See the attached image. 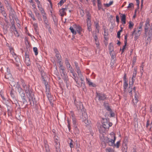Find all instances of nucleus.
<instances>
[{
  "label": "nucleus",
  "mask_w": 152,
  "mask_h": 152,
  "mask_svg": "<svg viewBox=\"0 0 152 152\" xmlns=\"http://www.w3.org/2000/svg\"><path fill=\"white\" fill-rule=\"evenodd\" d=\"M128 86V84L127 83V81H125L124 82V91L125 92L126 91V90Z\"/></svg>",
  "instance_id": "4c0bfd02"
},
{
  "label": "nucleus",
  "mask_w": 152,
  "mask_h": 152,
  "mask_svg": "<svg viewBox=\"0 0 152 152\" xmlns=\"http://www.w3.org/2000/svg\"><path fill=\"white\" fill-rule=\"evenodd\" d=\"M74 64H75V68L76 69V71L80 70V68H79V66H78V63L77 62L75 61L74 62Z\"/></svg>",
  "instance_id": "49530a36"
},
{
  "label": "nucleus",
  "mask_w": 152,
  "mask_h": 152,
  "mask_svg": "<svg viewBox=\"0 0 152 152\" xmlns=\"http://www.w3.org/2000/svg\"><path fill=\"white\" fill-rule=\"evenodd\" d=\"M74 7V6L72 4H68L65 6V8H64L66 11H68L69 12H71L72 11V9Z\"/></svg>",
  "instance_id": "f8f14e48"
},
{
  "label": "nucleus",
  "mask_w": 152,
  "mask_h": 152,
  "mask_svg": "<svg viewBox=\"0 0 152 152\" xmlns=\"http://www.w3.org/2000/svg\"><path fill=\"white\" fill-rule=\"evenodd\" d=\"M102 125L106 129H108L112 125V123L109 122V120L107 119H104L102 121Z\"/></svg>",
  "instance_id": "39448f33"
},
{
  "label": "nucleus",
  "mask_w": 152,
  "mask_h": 152,
  "mask_svg": "<svg viewBox=\"0 0 152 152\" xmlns=\"http://www.w3.org/2000/svg\"><path fill=\"white\" fill-rule=\"evenodd\" d=\"M54 51L55 52L56 54V57L57 58V60L61 59V55H60L59 51L56 48H55L54 49Z\"/></svg>",
  "instance_id": "dca6fc26"
},
{
  "label": "nucleus",
  "mask_w": 152,
  "mask_h": 152,
  "mask_svg": "<svg viewBox=\"0 0 152 152\" xmlns=\"http://www.w3.org/2000/svg\"><path fill=\"white\" fill-rule=\"evenodd\" d=\"M1 14L4 17H6V16H7V14H6V12L5 11V10L1 11Z\"/></svg>",
  "instance_id": "09e8293b"
},
{
  "label": "nucleus",
  "mask_w": 152,
  "mask_h": 152,
  "mask_svg": "<svg viewBox=\"0 0 152 152\" xmlns=\"http://www.w3.org/2000/svg\"><path fill=\"white\" fill-rule=\"evenodd\" d=\"M150 126V128L151 129V128L152 127V121L151 122V123L150 124V125L149 124V121H147V124L146 125V127H148V126Z\"/></svg>",
  "instance_id": "052dcab7"
},
{
  "label": "nucleus",
  "mask_w": 152,
  "mask_h": 152,
  "mask_svg": "<svg viewBox=\"0 0 152 152\" xmlns=\"http://www.w3.org/2000/svg\"><path fill=\"white\" fill-rule=\"evenodd\" d=\"M9 24V23H7L6 25L5 26H4V25H3V29L4 33V34L7 33V32L8 28L9 27V26L10 25Z\"/></svg>",
  "instance_id": "6ab92c4d"
},
{
  "label": "nucleus",
  "mask_w": 152,
  "mask_h": 152,
  "mask_svg": "<svg viewBox=\"0 0 152 152\" xmlns=\"http://www.w3.org/2000/svg\"><path fill=\"white\" fill-rule=\"evenodd\" d=\"M33 51L35 53V55H37L38 54V52L37 50V49L36 47H34L33 48Z\"/></svg>",
  "instance_id": "3c124183"
},
{
  "label": "nucleus",
  "mask_w": 152,
  "mask_h": 152,
  "mask_svg": "<svg viewBox=\"0 0 152 152\" xmlns=\"http://www.w3.org/2000/svg\"><path fill=\"white\" fill-rule=\"evenodd\" d=\"M29 16L33 19V20H36V19L35 18L34 16L32 14L31 11H30L28 13Z\"/></svg>",
  "instance_id": "f704fd0d"
},
{
  "label": "nucleus",
  "mask_w": 152,
  "mask_h": 152,
  "mask_svg": "<svg viewBox=\"0 0 152 152\" xmlns=\"http://www.w3.org/2000/svg\"><path fill=\"white\" fill-rule=\"evenodd\" d=\"M91 22H87V29L89 31H92V29L91 28Z\"/></svg>",
  "instance_id": "c756f323"
},
{
  "label": "nucleus",
  "mask_w": 152,
  "mask_h": 152,
  "mask_svg": "<svg viewBox=\"0 0 152 152\" xmlns=\"http://www.w3.org/2000/svg\"><path fill=\"white\" fill-rule=\"evenodd\" d=\"M80 77V80L82 81L81 82V85H82V84L84 85L85 83L83 82L84 80V78L83 77V76H81V77Z\"/></svg>",
  "instance_id": "0e129e2a"
},
{
  "label": "nucleus",
  "mask_w": 152,
  "mask_h": 152,
  "mask_svg": "<svg viewBox=\"0 0 152 152\" xmlns=\"http://www.w3.org/2000/svg\"><path fill=\"white\" fill-rule=\"evenodd\" d=\"M77 73L78 76L80 77H81V76H83L81 74L80 70H77Z\"/></svg>",
  "instance_id": "4d7b16f0"
},
{
  "label": "nucleus",
  "mask_w": 152,
  "mask_h": 152,
  "mask_svg": "<svg viewBox=\"0 0 152 152\" xmlns=\"http://www.w3.org/2000/svg\"><path fill=\"white\" fill-rule=\"evenodd\" d=\"M115 63V60H111V62L110 63V64L111 66V67L112 68H113L114 67V64Z\"/></svg>",
  "instance_id": "37998d69"
},
{
  "label": "nucleus",
  "mask_w": 152,
  "mask_h": 152,
  "mask_svg": "<svg viewBox=\"0 0 152 152\" xmlns=\"http://www.w3.org/2000/svg\"><path fill=\"white\" fill-rule=\"evenodd\" d=\"M33 26L36 34H39V31L37 24V23H34L33 24Z\"/></svg>",
  "instance_id": "b1692460"
},
{
  "label": "nucleus",
  "mask_w": 152,
  "mask_h": 152,
  "mask_svg": "<svg viewBox=\"0 0 152 152\" xmlns=\"http://www.w3.org/2000/svg\"><path fill=\"white\" fill-rule=\"evenodd\" d=\"M46 28L48 29L49 32L51 34L52 33L51 28L50 26H46Z\"/></svg>",
  "instance_id": "13d9d810"
},
{
  "label": "nucleus",
  "mask_w": 152,
  "mask_h": 152,
  "mask_svg": "<svg viewBox=\"0 0 152 152\" xmlns=\"http://www.w3.org/2000/svg\"><path fill=\"white\" fill-rule=\"evenodd\" d=\"M73 127L74 128V132L75 134L76 135L78 134L80 132V131L79 129L77 127V126Z\"/></svg>",
  "instance_id": "c85d7f7f"
},
{
  "label": "nucleus",
  "mask_w": 152,
  "mask_h": 152,
  "mask_svg": "<svg viewBox=\"0 0 152 152\" xmlns=\"http://www.w3.org/2000/svg\"><path fill=\"white\" fill-rule=\"evenodd\" d=\"M114 47L112 43H110L109 46V53H112V52L113 51Z\"/></svg>",
  "instance_id": "a878e982"
},
{
  "label": "nucleus",
  "mask_w": 152,
  "mask_h": 152,
  "mask_svg": "<svg viewBox=\"0 0 152 152\" xmlns=\"http://www.w3.org/2000/svg\"><path fill=\"white\" fill-rule=\"evenodd\" d=\"M4 10H5L4 7L3 5L2 4H1V5H0V12L1 11H2Z\"/></svg>",
  "instance_id": "e2e57ef3"
},
{
  "label": "nucleus",
  "mask_w": 152,
  "mask_h": 152,
  "mask_svg": "<svg viewBox=\"0 0 152 152\" xmlns=\"http://www.w3.org/2000/svg\"><path fill=\"white\" fill-rule=\"evenodd\" d=\"M149 18H147L145 23L144 30L145 34H152V24Z\"/></svg>",
  "instance_id": "f03ea898"
},
{
  "label": "nucleus",
  "mask_w": 152,
  "mask_h": 152,
  "mask_svg": "<svg viewBox=\"0 0 152 152\" xmlns=\"http://www.w3.org/2000/svg\"><path fill=\"white\" fill-rule=\"evenodd\" d=\"M21 98V101H22L23 104H26L27 101L26 99V96H20Z\"/></svg>",
  "instance_id": "72a5a7b5"
},
{
  "label": "nucleus",
  "mask_w": 152,
  "mask_h": 152,
  "mask_svg": "<svg viewBox=\"0 0 152 152\" xmlns=\"http://www.w3.org/2000/svg\"><path fill=\"white\" fill-rule=\"evenodd\" d=\"M65 63L66 66L67 67L68 69L69 70L71 73H73L74 71V69L71 66L69 62L68 59L66 58L65 59Z\"/></svg>",
  "instance_id": "9b49d317"
},
{
  "label": "nucleus",
  "mask_w": 152,
  "mask_h": 152,
  "mask_svg": "<svg viewBox=\"0 0 152 152\" xmlns=\"http://www.w3.org/2000/svg\"><path fill=\"white\" fill-rule=\"evenodd\" d=\"M95 24V27L97 31V32L99 33L100 29V26L99 25V23L98 22H94Z\"/></svg>",
  "instance_id": "473e14b6"
},
{
  "label": "nucleus",
  "mask_w": 152,
  "mask_h": 152,
  "mask_svg": "<svg viewBox=\"0 0 152 152\" xmlns=\"http://www.w3.org/2000/svg\"><path fill=\"white\" fill-rule=\"evenodd\" d=\"M96 97L98 98L99 101H103L107 99L105 94L102 93L96 92Z\"/></svg>",
  "instance_id": "1a4fd4ad"
},
{
  "label": "nucleus",
  "mask_w": 152,
  "mask_h": 152,
  "mask_svg": "<svg viewBox=\"0 0 152 152\" xmlns=\"http://www.w3.org/2000/svg\"><path fill=\"white\" fill-rule=\"evenodd\" d=\"M66 1V0H61L58 3V5L61 6Z\"/></svg>",
  "instance_id": "de8ad7c7"
},
{
  "label": "nucleus",
  "mask_w": 152,
  "mask_h": 152,
  "mask_svg": "<svg viewBox=\"0 0 152 152\" xmlns=\"http://www.w3.org/2000/svg\"><path fill=\"white\" fill-rule=\"evenodd\" d=\"M134 83L133 82L129 81V85L128 88L132 89Z\"/></svg>",
  "instance_id": "864d4df0"
},
{
  "label": "nucleus",
  "mask_w": 152,
  "mask_h": 152,
  "mask_svg": "<svg viewBox=\"0 0 152 152\" xmlns=\"http://www.w3.org/2000/svg\"><path fill=\"white\" fill-rule=\"evenodd\" d=\"M46 93L51 105L52 107H53L54 104L53 100V97L49 93V89H47L46 90Z\"/></svg>",
  "instance_id": "423d86ee"
},
{
  "label": "nucleus",
  "mask_w": 152,
  "mask_h": 152,
  "mask_svg": "<svg viewBox=\"0 0 152 152\" xmlns=\"http://www.w3.org/2000/svg\"><path fill=\"white\" fill-rule=\"evenodd\" d=\"M42 80H43V83L44 84V85L45 86V87L46 88V90H47V89H49V88L48 86V83L47 81H46L45 79L44 78V77L42 75Z\"/></svg>",
  "instance_id": "4be33fe9"
},
{
  "label": "nucleus",
  "mask_w": 152,
  "mask_h": 152,
  "mask_svg": "<svg viewBox=\"0 0 152 152\" xmlns=\"http://www.w3.org/2000/svg\"><path fill=\"white\" fill-rule=\"evenodd\" d=\"M4 2L7 7H10V4L9 3L7 0H4Z\"/></svg>",
  "instance_id": "680f3d73"
},
{
  "label": "nucleus",
  "mask_w": 152,
  "mask_h": 152,
  "mask_svg": "<svg viewBox=\"0 0 152 152\" xmlns=\"http://www.w3.org/2000/svg\"><path fill=\"white\" fill-rule=\"evenodd\" d=\"M114 139H109L107 137H104L103 136H102L101 137V140L102 142H104L105 144L106 143H107L110 146H113L114 144L115 141L116 139V137L115 136H113Z\"/></svg>",
  "instance_id": "7ed1b4c3"
},
{
  "label": "nucleus",
  "mask_w": 152,
  "mask_h": 152,
  "mask_svg": "<svg viewBox=\"0 0 152 152\" xmlns=\"http://www.w3.org/2000/svg\"><path fill=\"white\" fill-rule=\"evenodd\" d=\"M14 34L15 36L17 37H18L20 36V35L17 30H15V32H14Z\"/></svg>",
  "instance_id": "5fc2aeb1"
},
{
  "label": "nucleus",
  "mask_w": 152,
  "mask_h": 152,
  "mask_svg": "<svg viewBox=\"0 0 152 152\" xmlns=\"http://www.w3.org/2000/svg\"><path fill=\"white\" fill-rule=\"evenodd\" d=\"M106 152H114L113 149L111 148H108L106 149Z\"/></svg>",
  "instance_id": "a18cd8bd"
},
{
  "label": "nucleus",
  "mask_w": 152,
  "mask_h": 152,
  "mask_svg": "<svg viewBox=\"0 0 152 152\" xmlns=\"http://www.w3.org/2000/svg\"><path fill=\"white\" fill-rule=\"evenodd\" d=\"M82 115L81 117V119L84 122L85 124L88 125V120L87 115L86 113L85 112V110L83 112H82Z\"/></svg>",
  "instance_id": "9d476101"
},
{
  "label": "nucleus",
  "mask_w": 152,
  "mask_h": 152,
  "mask_svg": "<svg viewBox=\"0 0 152 152\" xmlns=\"http://www.w3.org/2000/svg\"><path fill=\"white\" fill-rule=\"evenodd\" d=\"M21 85L23 88V89L19 84H17L16 86L17 91L19 94L25 91L26 96L28 98L29 101L31 104L32 102L34 104V100L35 99L34 95L32 91V89L30 88V85L29 84L23 79L21 78L20 80Z\"/></svg>",
  "instance_id": "f257e3e1"
},
{
  "label": "nucleus",
  "mask_w": 152,
  "mask_h": 152,
  "mask_svg": "<svg viewBox=\"0 0 152 152\" xmlns=\"http://www.w3.org/2000/svg\"><path fill=\"white\" fill-rule=\"evenodd\" d=\"M75 28L77 32L80 34H81V32L82 31V28L79 25H75Z\"/></svg>",
  "instance_id": "f3484780"
},
{
  "label": "nucleus",
  "mask_w": 152,
  "mask_h": 152,
  "mask_svg": "<svg viewBox=\"0 0 152 152\" xmlns=\"http://www.w3.org/2000/svg\"><path fill=\"white\" fill-rule=\"evenodd\" d=\"M72 123L73 125V127L77 126V124L76 119L75 118H72Z\"/></svg>",
  "instance_id": "c9c22d12"
},
{
  "label": "nucleus",
  "mask_w": 152,
  "mask_h": 152,
  "mask_svg": "<svg viewBox=\"0 0 152 152\" xmlns=\"http://www.w3.org/2000/svg\"><path fill=\"white\" fill-rule=\"evenodd\" d=\"M86 16L87 17L86 22H91V16L90 12L88 11L86 12Z\"/></svg>",
  "instance_id": "a211bd4d"
},
{
  "label": "nucleus",
  "mask_w": 152,
  "mask_h": 152,
  "mask_svg": "<svg viewBox=\"0 0 152 152\" xmlns=\"http://www.w3.org/2000/svg\"><path fill=\"white\" fill-rule=\"evenodd\" d=\"M128 92L130 96H132V93L133 92L132 89L128 88Z\"/></svg>",
  "instance_id": "603ef678"
},
{
  "label": "nucleus",
  "mask_w": 152,
  "mask_h": 152,
  "mask_svg": "<svg viewBox=\"0 0 152 152\" xmlns=\"http://www.w3.org/2000/svg\"><path fill=\"white\" fill-rule=\"evenodd\" d=\"M72 75L73 76V78L74 80L75 81V82L76 83H77V81H78V78L77 77H76V74L75 75L74 73V70L73 72V73H72Z\"/></svg>",
  "instance_id": "e433bc0d"
},
{
  "label": "nucleus",
  "mask_w": 152,
  "mask_h": 152,
  "mask_svg": "<svg viewBox=\"0 0 152 152\" xmlns=\"http://www.w3.org/2000/svg\"><path fill=\"white\" fill-rule=\"evenodd\" d=\"M10 94L12 97L13 99L15 98V96L14 94L13 93L12 90L10 91Z\"/></svg>",
  "instance_id": "bf43d9fd"
},
{
  "label": "nucleus",
  "mask_w": 152,
  "mask_h": 152,
  "mask_svg": "<svg viewBox=\"0 0 152 152\" xmlns=\"http://www.w3.org/2000/svg\"><path fill=\"white\" fill-rule=\"evenodd\" d=\"M52 16L55 25L57 26L58 25V18L54 15H52Z\"/></svg>",
  "instance_id": "5701e85b"
},
{
  "label": "nucleus",
  "mask_w": 152,
  "mask_h": 152,
  "mask_svg": "<svg viewBox=\"0 0 152 152\" xmlns=\"http://www.w3.org/2000/svg\"><path fill=\"white\" fill-rule=\"evenodd\" d=\"M61 76L62 78L64 80V81L66 83V86H67L68 84L67 82L69 81V79L67 75L66 74L62 75H61Z\"/></svg>",
  "instance_id": "2eb2a0df"
},
{
  "label": "nucleus",
  "mask_w": 152,
  "mask_h": 152,
  "mask_svg": "<svg viewBox=\"0 0 152 152\" xmlns=\"http://www.w3.org/2000/svg\"><path fill=\"white\" fill-rule=\"evenodd\" d=\"M13 56L15 59V61L16 60V62H17L18 63H16V66L18 67H19L20 65V62H19L17 60V56L16 55V54L15 53H14V55H13Z\"/></svg>",
  "instance_id": "2f4dec72"
},
{
  "label": "nucleus",
  "mask_w": 152,
  "mask_h": 152,
  "mask_svg": "<svg viewBox=\"0 0 152 152\" xmlns=\"http://www.w3.org/2000/svg\"><path fill=\"white\" fill-rule=\"evenodd\" d=\"M99 132L102 134L106 132V129L105 127L102 126V125H100L98 126Z\"/></svg>",
  "instance_id": "ddd939ff"
},
{
  "label": "nucleus",
  "mask_w": 152,
  "mask_h": 152,
  "mask_svg": "<svg viewBox=\"0 0 152 152\" xmlns=\"http://www.w3.org/2000/svg\"><path fill=\"white\" fill-rule=\"evenodd\" d=\"M113 2V1H110L109 2V3L108 4H104V5L105 7H108L110 6L112 4Z\"/></svg>",
  "instance_id": "a19ab883"
},
{
  "label": "nucleus",
  "mask_w": 152,
  "mask_h": 152,
  "mask_svg": "<svg viewBox=\"0 0 152 152\" xmlns=\"http://www.w3.org/2000/svg\"><path fill=\"white\" fill-rule=\"evenodd\" d=\"M129 23V28H132L134 26L133 23L132 22L130 21Z\"/></svg>",
  "instance_id": "6e6d98bb"
},
{
  "label": "nucleus",
  "mask_w": 152,
  "mask_h": 152,
  "mask_svg": "<svg viewBox=\"0 0 152 152\" xmlns=\"http://www.w3.org/2000/svg\"><path fill=\"white\" fill-rule=\"evenodd\" d=\"M46 152H50L49 147L48 144H46L45 146Z\"/></svg>",
  "instance_id": "ea45409f"
},
{
  "label": "nucleus",
  "mask_w": 152,
  "mask_h": 152,
  "mask_svg": "<svg viewBox=\"0 0 152 152\" xmlns=\"http://www.w3.org/2000/svg\"><path fill=\"white\" fill-rule=\"evenodd\" d=\"M97 6L98 10H100L101 9H103L102 6L101 4V2L100 0H97Z\"/></svg>",
  "instance_id": "bb28decb"
},
{
  "label": "nucleus",
  "mask_w": 152,
  "mask_h": 152,
  "mask_svg": "<svg viewBox=\"0 0 152 152\" xmlns=\"http://www.w3.org/2000/svg\"><path fill=\"white\" fill-rule=\"evenodd\" d=\"M57 136H55L54 137V141L55 143V147H56V146H59L60 143L58 142L59 144L58 143V140L56 138Z\"/></svg>",
  "instance_id": "7c9ffc66"
},
{
  "label": "nucleus",
  "mask_w": 152,
  "mask_h": 152,
  "mask_svg": "<svg viewBox=\"0 0 152 152\" xmlns=\"http://www.w3.org/2000/svg\"><path fill=\"white\" fill-rule=\"evenodd\" d=\"M5 77L6 79L12 81L13 80L12 75L10 72V69L8 68L7 69V72L5 73Z\"/></svg>",
  "instance_id": "6e6552de"
},
{
  "label": "nucleus",
  "mask_w": 152,
  "mask_h": 152,
  "mask_svg": "<svg viewBox=\"0 0 152 152\" xmlns=\"http://www.w3.org/2000/svg\"><path fill=\"white\" fill-rule=\"evenodd\" d=\"M62 58L58 60L57 62L58 63L60 66H62V63L61 62Z\"/></svg>",
  "instance_id": "69168bd1"
},
{
  "label": "nucleus",
  "mask_w": 152,
  "mask_h": 152,
  "mask_svg": "<svg viewBox=\"0 0 152 152\" xmlns=\"http://www.w3.org/2000/svg\"><path fill=\"white\" fill-rule=\"evenodd\" d=\"M25 62L27 66L30 65L31 64L30 58H27L25 59Z\"/></svg>",
  "instance_id": "58836bf2"
},
{
  "label": "nucleus",
  "mask_w": 152,
  "mask_h": 152,
  "mask_svg": "<svg viewBox=\"0 0 152 152\" xmlns=\"http://www.w3.org/2000/svg\"><path fill=\"white\" fill-rule=\"evenodd\" d=\"M142 25H141L137 29V31L136 33H135V32L136 31L135 29H134L132 35L133 36L134 34L135 33V39L136 38V39H137L141 34L142 30Z\"/></svg>",
  "instance_id": "0eeeda50"
},
{
  "label": "nucleus",
  "mask_w": 152,
  "mask_h": 152,
  "mask_svg": "<svg viewBox=\"0 0 152 152\" xmlns=\"http://www.w3.org/2000/svg\"><path fill=\"white\" fill-rule=\"evenodd\" d=\"M137 97L138 96L137 95V94H135L134 95V100L135 101V102L136 103H137L138 101L137 99Z\"/></svg>",
  "instance_id": "338daca9"
},
{
  "label": "nucleus",
  "mask_w": 152,
  "mask_h": 152,
  "mask_svg": "<svg viewBox=\"0 0 152 152\" xmlns=\"http://www.w3.org/2000/svg\"><path fill=\"white\" fill-rule=\"evenodd\" d=\"M56 151V152H60V147L59 146H56L55 147Z\"/></svg>",
  "instance_id": "774afa93"
},
{
  "label": "nucleus",
  "mask_w": 152,
  "mask_h": 152,
  "mask_svg": "<svg viewBox=\"0 0 152 152\" xmlns=\"http://www.w3.org/2000/svg\"><path fill=\"white\" fill-rule=\"evenodd\" d=\"M120 142V141H118L117 142L116 144H115L114 143V144H113V145L114 146H116L117 148H118L119 147Z\"/></svg>",
  "instance_id": "8fccbe9b"
},
{
  "label": "nucleus",
  "mask_w": 152,
  "mask_h": 152,
  "mask_svg": "<svg viewBox=\"0 0 152 152\" xmlns=\"http://www.w3.org/2000/svg\"><path fill=\"white\" fill-rule=\"evenodd\" d=\"M86 80L87 83L90 86H91L93 87H96V86L95 84L94 83L91 82L89 79L87 78H86Z\"/></svg>",
  "instance_id": "412c9836"
},
{
  "label": "nucleus",
  "mask_w": 152,
  "mask_h": 152,
  "mask_svg": "<svg viewBox=\"0 0 152 152\" xmlns=\"http://www.w3.org/2000/svg\"><path fill=\"white\" fill-rule=\"evenodd\" d=\"M42 18L44 22H48V20H47V17L46 16V14L45 15H42Z\"/></svg>",
  "instance_id": "c03bdc74"
},
{
  "label": "nucleus",
  "mask_w": 152,
  "mask_h": 152,
  "mask_svg": "<svg viewBox=\"0 0 152 152\" xmlns=\"http://www.w3.org/2000/svg\"><path fill=\"white\" fill-rule=\"evenodd\" d=\"M146 37H147L146 40V43L147 45L148 43H149L151 40V37L152 36V34L150 35V34H145Z\"/></svg>",
  "instance_id": "aec40b11"
},
{
  "label": "nucleus",
  "mask_w": 152,
  "mask_h": 152,
  "mask_svg": "<svg viewBox=\"0 0 152 152\" xmlns=\"http://www.w3.org/2000/svg\"><path fill=\"white\" fill-rule=\"evenodd\" d=\"M119 14L120 15V17L121 18V20L122 22H123L122 23L123 24H125L126 23V16L124 14H122L120 13H119Z\"/></svg>",
  "instance_id": "4468645a"
},
{
  "label": "nucleus",
  "mask_w": 152,
  "mask_h": 152,
  "mask_svg": "<svg viewBox=\"0 0 152 152\" xmlns=\"http://www.w3.org/2000/svg\"><path fill=\"white\" fill-rule=\"evenodd\" d=\"M104 105L105 107V109L108 111H109L110 112H111V109L110 108L109 106L108 105V104L107 103H104Z\"/></svg>",
  "instance_id": "cd10ccee"
},
{
  "label": "nucleus",
  "mask_w": 152,
  "mask_h": 152,
  "mask_svg": "<svg viewBox=\"0 0 152 152\" xmlns=\"http://www.w3.org/2000/svg\"><path fill=\"white\" fill-rule=\"evenodd\" d=\"M66 11L64 8H62L59 10V12L60 14V15L61 16H63L64 15L66 14Z\"/></svg>",
  "instance_id": "393cba45"
},
{
  "label": "nucleus",
  "mask_w": 152,
  "mask_h": 152,
  "mask_svg": "<svg viewBox=\"0 0 152 152\" xmlns=\"http://www.w3.org/2000/svg\"><path fill=\"white\" fill-rule=\"evenodd\" d=\"M69 29L71 32L73 34H76V31L74 30L72 26H70L69 28Z\"/></svg>",
  "instance_id": "79ce46f5"
},
{
  "label": "nucleus",
  "mask_w": 152,
  "mask_h": 152,
  "mask_svg": "<svg viewBox=\"0 0 152 152\" xmlns=\"http://www.w3.org/2000/svg\"><path fill=\"white\" fill-rule=\"evenodd\" d=\"M74 103L78 111L80 110L81 112H83L85 110L84 107L83 106V104L81 102H77L75 99L74 101Z\"/></svg>",
  "instance_id": "20e7f679"
}]
</instances>
